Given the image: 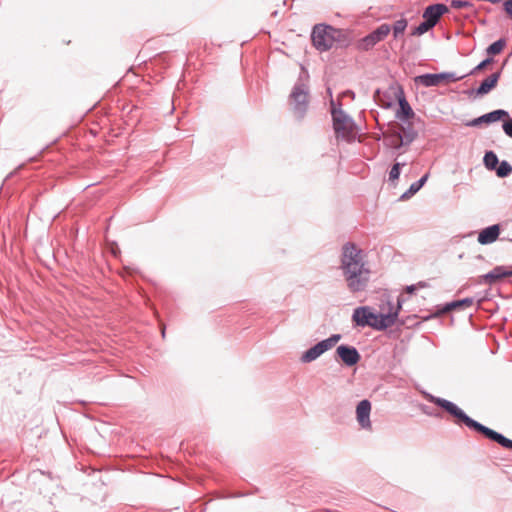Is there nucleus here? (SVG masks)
<instances>
[{"instance_id": "nucleus-1", "label": "nucleus", "mask_w": 512, "mask_h": 512, "mask_svg": "<svg viewBox=\"0 0 512 512\" xmlns=\"http://www.w3.org/2000/svg\"><path fill=\"white\" fill-rule=\"evenodd\" d=\"M365 255L362 249L353 242H347L342 247L340 269L347 282L350 292L364 291L369 283L370 270L366 267Z\"/></svg>"}, {"instance_id": "nucleus-2", "label": "nucleus", "mask_w": 512, "mask_h": 512, "mask_svg": "<svg viewBox=\"0 0 512 512\" xmlns=\"http://www.w3.org/2000/svg\"><path fill=\"white\" fill-rule=\"evenodd\" d=\"M425 399L430 403L435 404L442 410H444L448 415L453 418V422L457 426L465 425L470 430L483 435L485 438L496 442L500 446L505 449L512 450V440L505 437L503 434L481 424L480 422L474 420L469 415L465 413L463 409H461L454 402L434 396L431 393L424 392L423 393Z\"/></svg>"}, {"instance_id": "nucleus-3", "label": "nucleus", "mask_w": 512, "mask_h": 512, "mask_svg": "<svg viewBox=\"0 0 512 512\" xmlns=\"http://www.w3.org/2000/svg\"><path fill=\"white\" fill-rule=\"evenodd\" d=\"M390 308L387 313L372 312L368 306H360L356 308L352 314V321L358 327H371L377 331H384L396 324L398 314L402 307V300L398 298L397 306L394 309L392 304L388 303Z\"/></svg>"}, {"instance_id": "nucleus-4", "label": "nucleus", "mask_w": 512, "mask_h": 512, "mask_svg": "<svg viewBox=\"0 0 512 512\" xmlns=\"http://www.w3.org/2000/svg\"><path fill=\"white\" fill-rule=\"evenodd\" d=\"M309 73L304 66H301V72L290 94L294 114L298 119H302L306 114L309 103Z\"/></svg>"}, {"instance_id": "nucleus-5", "label": "nucleus", "mask_w": 512, "mask_h": 512, "mask_svg": "<svg viewBox=\"0 0 512 512\" xmlns=\"http://www.w3.org/2000/svg\"><path fill=\"white\" fill-rule=\"evenodd\" d=\"M342 35L340 29L327 24H316L311 32L313 46L320 52H326L333 47L335 41Z\"/></svg>"}, {"instance_id": "nucleus-6", "label": "nucleus", "mask_w": 512, "mask_h": 512, "mask_svg": "<svg viewBox=\"0 0 512 512\" xmlns=\"http://www.w3.org/2000/svg\"><path fill=\"white\" fill-rule=\"evenodd\" d=\"M331 107L333 129L336 135L347 141L353 140L355 129L354 119L341 108V104L336 107L334 101H331Z\"/></svg>"}, {"instance_id": "nucleus-7", "label": "nucleus", "mask_w": 512, "mask_h": 512, "mask_svg": "<svg viewBox=\"0 0 512 512\" xmlns=\"http://www.w3.org/2000/svg\"><path fill=\"white\" fill-rule=\"evenodd\" d=\"M341 339L340 334H332L330 337L319 341L309 349H307L300 357L302 363H310L319 358L326 351L333 348Z\"/></svg>"}, {"instance_id": "nucleus-8", "label": "nucleus", "mask_w": 512, "mask_h": 512, "mask_svg": "<svg viewBox=\"0 0 512 512\" xmlns=\"http://www.w3.org/2000/svg\"><path fill=\"white\" fill-rule=\"evenodd\" d=\"M389 93L392 94L398 102L399 107L396 111L395 117L404 124H406L410 119H413L415 117V112L407 101L402 86L398 85L397 87H392Z\"/></svg>"}, {"instance_id": "nucleus-9", "label": "nucleus", "mask_w": 512, "mask_h": 512, "mask_svg": "<svg viewBox=\"0 0 512 512\" xmlns=\"http://www.w3.org/2000/svg\"><path fill=\"white\" fill-rule=\"evenodd\" d=\"M467 77V75L457 76L454 72L425 73L415 78V82L424 87L438 86L442 81L456 82Z\"/></svg>"}, {"instance_id": "nucleus-10", "label": "nucleus", "mask_w": 512, "mask_h": 512, "mask_svg": "<svg viewBox=\"0 0 512 512\" xmlns=\"http://www.w3.org/2000/svg\"><path fill=\"white\" fill-rule=\"evenodd\" d=\"M390 31L391 26L389 24H381L375 30L359 40L357 45L358 49L362 51H369L377 43L383 41L388 36Z\"/></svg>"}, {"instance_id": "nucleus-11", "label": "nucleus", "mask_w": 512, "mask_h": 512, "mask_svg": "<svg viewBox=\"0 0 512 512\" xmlns=\"http://www.w3.org/2000/svg\"><path fill=\"white\" fill-rule=\"evenodd\" d=\"M336 355L348 367L356 365L361 359V355L358 350L354 346L348 344L339 345L336 348Z\"/></svg>"}, {"instance_id": "nucleus-12", "label": "nucleus", "mask_w": 512, "mask_h": 512, "mask_svg": "<svg viewBox=\"0 0 512 512\" xmlns=\"http://www.w3.org/2000/svg\"><path fill=\"white\" fill-rule=\"evenodd\" d=\"M501 71H497L489 75L486 79H484L477 88H472L468 90L466 93L469 96L481 97L488 94L492 91L496 86L500 79Z\"/></svg>"}, {"instance_id": "nucleus-13", "label": "nucleus", "mask_w": 512, "mask_h": 512, "mask_svg": "<svg viewBox=\"0 0 512 512\" xmlns=\"http://www.w3.org/2000/svg\"><path fill=\"white\" fill-rule=\"evenodd\" d=\"M511 276L512 269H508L506 266L498 265L488 273L481 275L478 279V284H488L491 286L496 282Z\"/></svg>"}, {"instance_id": "nucleus-14", "label": "nucleus", "mask_w": 512, "mask_h": 512, "mask_svg": "<svg viewBox=\"0 0 512 512\" xmlns=\"http://www.w3.org/2000/svg\"><path fill=\"white\" fill-rule=\"evenodd\" d=\"M448 12L449 8L445 4L435 3L424 9L422 17L434 28L438 24L440 18Z\"/></svg>"}, {"instance_id": "nucleus-15", "label": "nucleus", "mask_w": 512, "mask_h": 512, "mask_svg": "<svg viewBox=\"0 0 512 512\" xmlns=\"http://www.w3.org/2000/svg\"><path fill=\"white\" fill-rule=\"evenodd\" d=\"M508 117V111L504 109H496L466 123L468 127H478L481 124H491Z\"/></svg>"}, {"instance_id": "nucleus-16", "label": "nucleus", "mask_w": 512, "mask_h": 512, "mask_svg": "<svg viewBox=\"0 0 512 512\" xmlns=\"http://www.w3.org/2000/svg\"><path fill=\"white\" fill-rule=\"evenodd\" d=\"M371 402L367 399L361 400L356 407V418L362 429H370Z\"/></svg>"}, {"instance_id": "nucleus-17", "label": "nucleus", "mask_w": 512, "mask_h": 512, "mask_svg": "<svg viewBox=\"0 0 512 512\" xmlns=\"http://www.w3.org/2000/svg\"><path fill=\"white\" fill-rule=\"evenodd\" d=\"M501 233V225L500 224H493L488 227L483 228L478 233L477 241L481 245H488L494 243Z\"/></svg>"}, {"instance_id": "nucleus-18", "label": "nucleus", "mask_w": 512, "mask_h": 512, "mask_svg": "<svg viewBox=\"0 0 512 512\" xmlns=\"http://www.w3.org/2000/svg\"><path fill=\"white\" fill-rule=\"evenodd\" d=\"M395 136L400 138V145H410L418 137V132L409 121L401 126V131H395Z\"/></svg>"}, {"instance_id": "nucleus-19", "label": "nucleus", "mask_w": 512, "mask_h": 512, "mask_svg": "<svg viewBox=\"0 0 512 512\" xmlns=\"http://www.w3.org/2000/svg\"><path fill=\"white\" fill-rule=\"evenodd\" d=\"M429 174H424L420 179L413 182L410 187L400 196V200H408L414 196L427 182Z\"/></svg>"}, {"instance_id": "nucleus-20", "label": "nucleus", "mask_w": 512, "mask_h": 512, "mask_svg": "<svg viewBox=\"0 0 512 512\" xmlns=\"http://www.w3.org/2000/svg\"><path fill=\"white\" fill-rule=\"evenodd\" d=\"M483 163L488 170L494 171L499 164V159L495 152L486 151L483 157Z\"/></svg>"}, {"instance_id": "nucleus-21", "label": "nucleus", "mask_w": 512, "mask_h": 512, "mask_svg": "<svg viewBox=\"0 0 512 512\" xmlns=\"http://www.w3.org/2000/svg\"><path fill=\"white\" fill-rule=\"evenodd\" d=\"M494 171L499 178H506L512 173V165L508 161L503 160L499 162Z\"/></svg>"}, {"instance_id": "nucleus-22", "label": "nucleus", "mask_w": 512, "mask_h": 512, "mask_svg": "<svg viewBox=\"0 0 512 512\" xmlns=\"http://www.w3.org/2000/svg\"><path fill=\"white\" fill-rule=\"evenodd\" d=\"M505 46H506V39L500 38L487 47L486 53L490 56L500 54Z\"/></svg>"}, {"instance_id": "nucleus-23", "label": "nucleus", "mask_w": 512, "mask_h": 512, "mask_svg": "<svg viewBox=\"0 0 512 512\" xmlns=\"http://www.w3.org/2000/svg\"><path fill=\"white\" fill-rule=\"evenodd\" d=\"M437 308L438 309L435 313L424 317V320L427 321L433 318H437L454 310L451 302L445 303L444 305L438 306Z\"/></svg>"}, {"instance_id": "nucleus-24", "label": "nucleus", "mask_w": 512, "mask_h": 512, "mask_svg": "<svg viewBox=\"0 0 512 512\" xmlns=\"http://www.w3.org/2000/svg\"><path fill=\"white\" fill-rule=\"evenodd\" d=\"M407 20L405 18H401L399 20H397L393 26L391 27V29L393 30V36L394 38H398L399 35L403 34L406 27H407Z\"/></svg>"}, {"instance_id": "nucleus-25", "label": "nucleus", "mask_w": 512, "mask_h": 512, "mask_svg": "<svg viewBox=\"0 0 512 512\" xmlns=\"http://www.w3.org/2000/svg\"><path fill=\"white\" fill-rule=\"evenodd\" d=\"M451 303H452V306H453L454 310L464 309V308H467V307H470V306L473 305L474 298L466 297V298H463V299H458V300L451 301Z\"/></svg>"}, {"instance_id": "nucleus-26", "label": "nucleus", "mask_w": 512, "mask_h": 512, "mask_svg": "<svg viewBox=\"0 0 512 512\" xmlns=\"http://www.w3.org/2000/svg\"><path fill=\"white\" fill-rule=\"evenodd\" d=\"M431 29H433V26H431L425 19H423V21L414 28L411 34L413 36H421Z\"/></svg>"}, {"instance_id": "nucleus-27", "label": "nucleus", "mask_w": 512, "mask_h": 512, "mask_svg": "<svg viewBox=\"0 0 512 512\" xmlns=\"http://www.w3.org/2000/svg\"><path fill=\"white\" fill-rule=\"evenodd\" d=\"M406 163L403 162V163H400V162H395L392 167H391V170L389 172V180L390 181H395V180H398L399 179V176H400V173H401V168L403 166H405Z\"/></svg>"}, {"instance_id": "nucleus-28", "label": "nucleus", "mask_w": 512, "mask_h": 512, "mask_svg": "<svg viewBox=\"0 0 512 512\" xmlns=\"http://www.w3.org/2000/svg\"><path fill=\"white\" fill-rule=\"evenodd\" d=\"M416 318H417L416 315L408 316L406 318H403V317L399 318L398 317V320L396 321V324L398 326H405L407 328H410V327L418 324L417 322H415Z\"/></svg>"}, {"instance_id": "nucleus-29", "label": "nucleus", "mask_w": 512, "mask_h": 512, "mask_svg": "<svg viewBox=\"0 0 512 512\" xmlns=\"http://www.w3.org/2000/svg\"><path fill=\"white\" fill-rule=\"evenodd\" d=\"M493 62V58L492 57H487L485 58L484 60H482L478 65H476L469 73H467L466 75L469 76V75H473L479 71H482L484 70L488 65H490L491 63Z\"/></svg>"}, {"instance_id": "nucleus-30", "label": "nucleus", "mask_w": 512, "mask_h": 512, "mask_svg": "<svg viewBox=\"0 0 512 512\" xmlns=\"http://www.w3.org/2000/svg\"><path fill=\"white\" fill-rule=\"evenodd\" d=\"M385 144L394 150H399L404 145H400V138L395 136V132L388 138L385 139Z\"/></svg>"}, {"instance_id": "nucleus-31", "label": "nucleus", "mask_w": 512, "mask_h": 512, "mask_svg": "<svg viewBox=\"0 0 512 512\" xmlns=\"http://www.w3.org/2000/svg\"><path fill=\"white\" fill-rule=\"evenodd\" d=\"M503 120V124H502V128H503V131L504 133L512 138V118L508 115V117H506L505 119H502Z\"/></svg>"}, {"instance_id": "nucleus-32", "label": "nucleus", "mask_w": 512, "mask_h": 512, "mask_svg": "<svg viewBox=\"0 0 512 512\" xmlns=\"http://www.w3.org/2000/svg\"><path fill=\"white\" fill-rule=\"evenodd\" d=\"M473 4L468 0H451V7L454 9H462L472 7Z\"/></svg>"}, {"instance_id": "nucleus-33", "label": "nucleus", "mask_w": 512, "mask_h": 512, "mask_svg": "<svg viewBox=\"0 0 512 512\" xmlns=\"http://www.w3.org/2000/svg\"><path fill=\"white\" fill-rule=\"evenodd\" d=\"M503 9L506 14L512 19V0H504Z\"/></svg>"}, {"instance_id": "nucleus-34", "label": "nucleus", "mask_w": 512, "mask_h": 512, "mask_svg": "<svg viewBox=\"0 0 512 512\" xmlns=\"http://www.w3.org/2000/svg\"><path fill=\"white\" fill-rule=\"evenodd\" d=\"M421 409H422L423 413L428 415V416L440 417L439 413L431 411V409L428 406L423 405Z\"/></svg>"}, {"instance_id": "nucleus-35", "label": "nucleus", "mask_w": 512, "mask_h": 512, "mask_svg": "<svg viewBox=\"0 0 512 512\" xmlns=\"http://www.w3.org/2000/svg\"><path fill=\"white\" fill-rule=\"evenodd\" d=\"M110 252L113 256L117 257L118 254L120 253V250H119V247L116 243H112L110 245Z\"/></svg>"}, {"instance_id": "nucleus-36", "label": "nucleus", "mask_w": 512, "mask_h": 512, "mask_svg": "<svg viewBox=\"0 0 512 512\" xmlns=\"http://www.w3.org/2000/svg\"><path fill=\"white\" fill-rule=\"evenodd\" d=\"M393 105L392 99H389L388 101H382L381 106L383 108H390Z\"/></svg>"}, {"instance_id": "nucleus-37", "label": "nucleus", "mask_w": 512, "mask_h": 512, "mask_svg": "<svg viewBox=\"0 0 512 512\" xmlns=\"http://www.w3.org/2000/svg\"><path fill=\"white\" fill-rule=\"evenodd\" d=\"M415 290H416V285H409V286L406 287V292L407 293L412 294V293H414Z\"/></svg>"}, {"instance_id": "nucleus-38", "label": "nucleus", "mask_w": 512, "mask_h": 512, "mask_svg": "<svg viewBox=\"0 0 512 512\" xmlns=\"http://www.w3.org/2000/svg\"><path fill=\"white\" fill-rule=\"evenodd\" d=\"M418 285H419L420 287H426V283H425V282H419V283H418Z\"/></svg>"}, {"instance_id": "nucleus-39", "label": "nucleus", "mask_w": 512, "mask_h": 512, "mask_svg": "<svg viewBox=\"0 0 512 512\" xmlns=\"http://www.w3.org/2000/svg\"><path fill=\"white\" fill-rule=\"evenodd\" d=\"M161 334H162V337L164 338L165 337V327H162Z\"/></svg>"}, {"instance_id": "nucleus-40", "label": "nucleus", "mask_w": 512, "mask_h": 512, "mask_svg": "<svg viewBox=\"0 0 512 512\" xmlns=\"http://www.w3.org/2000/svg\"><path fill=\"white\" fill-rule=\"evenodd\" d=\"M511 241H512V239H511Z\"/></svg>"}]
</instances>
